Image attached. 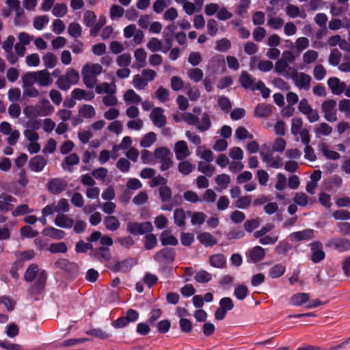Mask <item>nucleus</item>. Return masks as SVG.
I'll return each instance as SVG.
<instances>
[{
    "label": "nucleus",
    "mask_w": 350,
    "mask_h": 350,
    "mask_svg": "<svg viewBox=\"0 0 350 350\" xmlns=\"http://www.w3.org/2000/svg\"><path fill=\"white\" fill-rule=\"evenodd\" d=\"M215 183L221 189H226L230 183V177L226 174L217 175L215 178Z\"/></svg>",
    "instance_id": "bf43d9fd"
},
{
    "label": "nucleus",
    "mask_w": 350,
    "mask_h": 350,
    "mask_svg": "<svg viewBox=\"0 0 350 350\" xmlns=\"http://www.w3.org/2000/svg\"><path fill=\"white\" fill-rule=\"evenodd\" d=\"M152 230V225L150 221L143 223L129 222L127 230L133 235L143 234L150 232Z\"/></svg>",
    "instance_id": "1a4fd4ad"
},
{
    "label": "nucleus",
    "mask_w": 350,
    "mask_h": 350,
    "mask_svg": "<svg viewBox=\"0 0 350 350\" xmlns=\"http://www.w3.org/2000/svg\"><path fill=\"white\" fill-rule=\"evenodd\" d=\"M286 12L288 16L291 18L301 17L302 18H306V13L300 11L299 8L294 5H289L286 8Z\"/></svg>",
    "instance_id": "8fccbe9b"
},
{
    "label": "nucleus",
    "mask_w": 350,
    "mask_h": 350,
    "mask_svg": "<svg viewBox=\"0 0 350 350\" xmlns=\"http://www.w3.org/2000/svg\"><path fill=\"white\" fill-rule=\"evenodd\" d=\"M54 223L57 226L62 228H71L74 225L73 219L65 214H57Z\"/></svg>",
    "instance_id": "4be33fe9"
},
{
    "label": "nucleus",
    "mask_w": 350,
    "mask_h": 350,
    "mask_svg": "<svg viewBox=\"0 0 350 350\" xmlns=\"http://www.w3.org/2000/svg\"><path fill=\"white\" fill-rule=\"evenodd\" d=\"M123 100L126 104H138L141 103L142 98L133 90H128L123 94Z\"/></svg>",
    "instance_id": "f704fd0d"
},
{
    "label": "nucleus",
    "mask_w": 350,
    "mask_h": 350,
    "mask_svg": "<svg viewBox=\"0 0 350 350\" xmlns=\"http://www.w3.org/2000/svg\"><path fill=\"white\" fill-rule=\"evenodd\" d=\"M196 155L206 162H211L214 159L213 152L204 146H198L196 149Z\"/></svg>",
    "instance_id": "4c0bfd02"
},
{
    "label": "nucleus",
    "mask_w": 350,
    "mask_h": 350,
    "mask_svg": "<svg viewBox=\"0 0 350 350\" xmlns=\"http://www.w3.org/2000/svg\"><path fill=\"white\" fill-rule=\"evenodd\" d=\"M147 49L151 52H157L161 51L163 53H166L167 49H163V44L161 40L157 38H152L147 43Z\"/></svg>",
    "instance_id": "37998d69"
},
{
    "label": "nucleus",
    "mask_w": 350,
    "mask_h": 350,
    "mask_svg": "<svg viewBox=\"0 0 350 350\" xmlns=\"http://www.w3.org/2000/svg\"><path fill=\"white\" fill-rule=\"evenodd\" d=\"M187 74L188 77L196 83L200 81L204 76L203 71L198 68H192L188 69Z\"/></svg>",
    "instance_id": "de8ad7c7"
},
{
    "label": "nucleus",
    "mask_w": 350,
    "mask_h": 350,
    "mask_svg": "<svg viewBox=\"0 0 350 350\" xmlns=\"http://www.w3.org/2000/svg\"><path fill=\"white\" fill-rule=\"evenodd\" d=\"M314 237V230L306 229L291 233L289 239L291 241H309Z\"/></svg>",
    "instance_id": "2eb2a0df"
},
{
    "label": "nucleus",
    "mask_w": 350,
    "mask_h": 350,
    "mask_svg": "<svg viewBox=\"0 0 350 350\" xmlns=\"http://www.w3.org/2000/svg\"><path fill=\"white\" fill-rule=\"evenodd\" d=\"M312 260L317 263L321 261L325 258V253L322 250V245L319 242H314L311 243Z\"/></svg>",
    "instance_id": "393cba45"
},
{
    "label": "nucleus",
    "mask_w": 350,
    "mask_h": 350,
    "mask_svg": "<svg viewBox=\"0 0 350 350\" xmlns=\"http://www.w3.org/2000/svg\"><path fill=\"white\" fill-rule=\"evenodd\" d=\"M327 245L339 252H344L350 249V241L347 239H333L327 243Z\"/></svg>",
    "instance_id": "6ab92c4d"
},
{
    "label": "nucleus",
    "mask_w": 350,
    "mask_h": 350,
    "mask_svg": "<svg viewBox=\"0 0 350 350\" xmlns=\"http://www.w3.org/2000/svg\"><path fill=\"white\" fill-rule=\"evenodd\" d=\"M252 204V197L244 196L239 197L235 202V206L241 209L247 208Z\"/></svg>",
    "instance_id": "052dcab7"
},
{
    "label": "nucleus",
    "mask_w": 350,
    "mask_h": 350,
    "mask_svg": "<svg viewBox=\"0 0 350 350\" xmlns=\"http://www.w3.org/2000/svg\"><path fill=\"white\" fill-rule=\"evenodd\" d=\"M80 115L85 118H92L96 115V111L93 106L84 105L79 110Z\"/></svg>",
    "instance_id": "6e6d98bb"
},
{
    "label": "nucleus",
    "mask_w": 350,
    "mask_h": 350,
    "mask_svg": "<svg viewBox=\"0 0 350 350\" xmlns=\"http://www.w3.org/2000/svg\"><path fill=\"white\" fill-rule=\"evenodd\" d=\"M183 119L188 124L195 126L200 132L207 131L211 125L210 115L206 112L202 113L199 107H195L192 112L184 113Z\"/></svg>",
    "instance_id": "f257e3e1"
},
{
    "label": "nucleus",
    "mask_w": 350,
    "mask_h": 350,
    "mask_svg": "<svg viewBox=\"0 0 350 350\" xmlns=\"http://www.w3.org/2000/svg\"><path fill=\"white\" fill-rule=\"evenodd\" d=\"M319 57V53L314 50H308L302 56L303 62L306 64H312L314 63Z\"/></svg>",
    "instance_id": "09e8293b"
},
{
    "label": "nucleus",
    "mask_w": 350,
    "mask_h": 350,
    "mask_svg": "<svg viewBox=\"0 0 350 350\" xmlns=\"http://www.w3.org/2000/svg\"><path fill=\"white\" fill-rule=\"evenodd\" d=\"M44 64L47 68H54L57 63V59L55 55L52 53H46L42 57Z\"/></svg>",
    "instance_id": "3c124183"
},
{
    "label": "nucleus",
    "mask_w": 350,
    "mask_h": 350,
    "mask_svg": "<svg viewBox=\"0 0 350 350\" xmlns=\"http://www.w3.org/2000/svg\"><path fill=\"white\" fill-rule=\"evenodd\" d=\"M72 97L75 100H92L94 98L93 92L75 88L71 92Z\"/></svg>",
    "instance_id": "a878e982"
},
{
    "label": "nucleus",
    "mask_w": 350,
    "mask_h": 350,
    "mask_svg": "<svg viewBox=\"0 0 350 350\" xmlns=\"http://www.w3.org/2000/svg\"><path fill=\"white\" fill-rule=\"evenodd\" d=\"M309 299V294L305 293H297L291 297L289 303L293 306H300L308 303Z\"/></svg>",
    "instance_id": "7c9ffc66"
},
{
    "label": "nucleus",
    "mask_w": 350,
    "mask_h": 350,
    "mask_svg": "<svg viewBox=\"0 0 350 350\" xmlns=\"http://www.w3.org/2000/svg\"><path fill=\"white\" fill-rule=\"evenodd\" d=\"M338 109L345 118H350V100L347 98L340 100L338 103Z\"/></svg>",
    "instance_id": "4d7b16f0"
},
{
    "label": "nucleus",
    "mask_w": 350,
    "mask_h": 350,
    "mask_svg": "<svg viewBox=\"0 0 350 350\" xmlns=\"http://www.w3.org/2000/svg\"><path fill=\"white\" fill-rule=\"evenodd\" d=\"M42 233L44 236L53 239H62L66 234L64 231L52 226L44 228Z\"/></svg>",
    "instance_id": "c9c22d12"
},
{
    "label": "nucleus",
    "mask_w": 350,
    "mask_h": 350,
    "mask_svg": "<svg viewBox=\"0 0 350 350\" xmlns=\"http://www.w3.org/2000/svg\"><path fill=\"white\" fill-rule=\"evenodd\" d=\"M262 160L267 165L273 168H280L282 166V161L280 157H274L271 154H265L262 150L260 151Z\"/></svg>",
    "instance_id": "aec40b11"
},
{
    "label": "nucleus",
    "mask_w": 350,
    "mask_h": 350,
    "mask_svg": "<svg viewBox=\"0 0 350 350\" xmlns=\"http://www.w3.org/2000/svg\"><path fill=\"white\" fill-rule=\"evenodd\" d=\"M135 258H128L118 262L116 265V269L122 272H128L131 268L137 264Z\"/></svg>",
    "instance_id": "a19ab883"
},
{
    "label": "nucleus",
    "mask_w": 350,
    "mask_h": 350,
    "mask_svg": "<svg viewBox=\"0 0 350 350\" xmlns=\"http://www.w3.org/2000/svg\"><path fill=\"white\" fill-rule=\"evenodd\" d=\"M239 82L243 88L252 90H255V88L257 85V82L256 83L254 79L245 71L241 72Z\"/></svg>",
    "instance_id": "cd10ccee"
},
{
    "label": "nucleus",
    "mask_w": 350,
    "mask_h": 350,
    "mask_svg": "<svg viewBox=\"0 0 350 350\" xmlns=\"http://www.w3.org/2000/svg\"><path fill=\"white\" fill-rule=\"evenodd\" d=\"M38 276V280L41 285H43L46 279V273L43 270H40L38 265L35 264L31 265L25 271V279L28 281H32Z\"/></svg>",
    "instance_id": "6e6552de"
},
{
    "label": "nucleus",
    "mask_w": 350,
    "mask_h": 350,
    "mask_svg": "<svg viewBox=\"0 0 350 350\" xmlns=\"http://www.w3.org/2000/svg\"><path fill=\"white\" fill-rule=\"evenodd\" d=\"M327 85L334 95H341L346 90V83L338 77H331L327 80Z\"/></svg>",
    "instance_id": "ddd939ff"
},
{
    "label": "nucleus",
    "mask_w": 350,
    "mask_h": 350,
    "mask_svg": "<svg viewBox=\"0 0 350 350\" xmlns=\"http://www.w3.org/2000/svg\"><path fill=\"white\" fill-rule=\"evenodd\" d=\"M295 85L300 90H308L310 88L312 78L310 75L304 72H298L295 70V72L290 77Z\"/></svg>",
    "instance_id": "0eeeda50"
},
{
    "label": "nucleus",
    "mask_w": 350,
    "mask_h": 350,
    "mask_svg": "<svg viewBox=\"0 0 350 350\" xmlns=\"http://www.w3.org/2000/svg\"><path fill=\"white\" fill-rule=\"evenodd\" d=\"M206 219V215L203 212H194L191 216V222L192 225H201Z\"/></svg>",
    "instance_id": "0e129e2a"
},
{
    "label": "nucleus",
    "mask_w": 350,
    "mask_h": 350,
    "mask_svg": "<svg viewBox=\"0 0 350 350\" xmlns=\"http://www.w3.org/2000/svg\"><path fill=\"white\" fill-rule=\"evenodd\" d=\"M134 57L135 59V66L138 68H144L146 66L147 53L142 48H138L134 51Z\"/></svg>",
    "instance_id": "2f4dec72"
},
{
    "label": "nucleus",
    "mask_w": 350,
    "mask_h": 350,
    "mask_svg": "<svg viewBox=\"0 0 350 350\" xmlns=\"http://www.w3.org/2000/svg\"><path fill=\"white\" fill-rule=\"evenodd\" d=\"M160 241L163 245H176L177 239L169 230H164L160 236Z\"/></svg>",
    "instance_id": "58836bf2"
},
{
    "label": "nucleus",
    "mask_w": 350,
    "mask_h": 350,
    "mask_svg": "<svg viewBox=\"0 0 350 350\" xmlns=\"http://www.w3.org/2000/svg\"><path fill=\"white\" fill-rule=\"evenodd\" d=\"M40 126V124L38 121H32L29 124L27 129L24 131V135L29 142H35L39 139V135L36 131L39 129Z\"/></svg>",
    "instance_id": "4468645a"
},
{
    "label": "nucleus",
    "mask_w": 350,
    "mask_h": 350,
    "mask_svg": "<svg viewBox=\"0 0 350 350\" xmlns=\"http://www.w3.org/2000/svg\"><path fill=\"white\" fill-rule=\"evenodd\" d=\"M132 83L133 87L139 90L144 89L148 85V82L142 75H134Z\"/></svg>",
    "instance_id": "5fc2aeb1"
},
{
    "label": "nucleus",
    "mask_w": 350,
    "mask_h": 350,
    "mask_svg": "<svg viewBox=\"0 0 350 350\" xmlns=\"http://www.w3.org/2000/svg\"><path fill=\"white\" fill-rule=\"evenodd\" d=\"M319 150L328 159L338 160L340 159V154L329 149V146L325 142H320L318 146Z\"/></svg>",
    "instance_id": "5701e85b"
},
{
    "label": "nucleus",
    "mask_w": 350,
    "mask_h": 350,
    "mask_svg": "<svg viewBox=\"0 0 350 350\" xmlns=\"http://www.w3.org/2000/svg\"><path fill=\"white\" fill-rule=\"evenodd\" d=\"M255 116L256 117H268L272 113V107L270 105H258L255 109Z\"/></svg>",
    "instance_id": "c03bdc74"
},
{
    "label": "nucleus",
    "mask_w": 350,
    "mask_h": 350,
    "mask_svg": "<svg viewBox=\"0 0 350 350\" xmlns=\"http://www.w3.org/2000/svg\"><path fill=\"white\" fill-rule=\"evenodd\" d=\"M79 162V157L76 153H72L66 157L64 162L62 163V167L65 171L72 172L73 166L77 165Z\"/></svg>",
    "instance_id": "b1692460"
},
{
    "label": "nucleus",
    "mask_w": 350,
    "mask_h": 350,
    "mask_svg": "<svg viewBox=\"0 0 350 350\" xmlns=\"http://www.w3.org/2000/svg\"><path fill=\"white\" fill-rule=\"evenodd\" d=\"M95 92L98 94H108L109 93H116L117 88L114 82L108 83L107 82L100 83L95 85Z\"/></svg>",
    "instance_id": "f3484780"
},
{
    "label": "nucleus",
    "mask_w": 350,
    "mask_h": 350,
    "mask_svg": "<svg viewBox=\"0 0 350 350\" xmlns=\"http://www.w3.org/2000/svg\"><path fill=\"white\" fill-rule=\"evenodd\" d=\"M36 73L35 72H28L22 77V88H26L29 86H34V84L37 83Z\"/></svg>",
    "instance_id": "a18cd8bd"
},
{
    "label": "nucleus",
    "mask_w": 350,
    "mask_h": 350,
    "mask_svg": "<svg viewBox=\"0 0 350 350\" xmlns=\"http://www.w3.org/2000/svg\"><path fill=\"white\" fill-rule=\"evenodd\" d=\"M210 265L215 268L221 269L226 266V257L220 254H214L209 258Z\"/></svg>",
    "instance_id": "e433bc0d"
},
{
    "label": "nucleus",
    "mask_w": 350,
    "mask_h": 350,
    "mask_svg": "<svg viewBox=\"0 0 350 350\" xmlns=\"http://www.w3.org/2000/svg\"><path fill=\"white\" fill-rule=\"evenodd\" d=\"M309 40L306 37L298 38L295 42V47L298 53H301L309 46Z\"/></svg>",
    "instance_id": "774afa93"
},
{
    "label": "nucleus",
    "mask_w": 350,
    "mask_h": 350,
    "mask_svg": "<svg viewBox=\"0 0 350 350\" xmlns=\"http://www.w3.org/2000/svg\"><path fill=\"white\" fill-rule=\"evenodd\" d=\"M102 102L105 106L113 107L118 105V100L116 93H109L103 98Z\"/></svg>",
    "instance_id": "338daca9"
},
{
    "label": "nucleus",
    "mask_w": 350,
    "mask_h": 350,
    "mask_svg": "<svg viewBox=\"0 0 350 350\" xmlns=\"http://www.w3.org/2000/svg\"><path fill=\"white\" fill-rule=\"evenodd\" d=\"M265 256V250L260 246H255L248 252V257L253 262L262 260Z\"/></svg>",
    "instance_id": "c756f323"
},
{
    "label": "nucleus",
    "mask_w": 350,
    "mask_h": 350,
    "mask_svg": "<svg viewBox=\"0 0 350 350\" xmlns=\"http://www.w3.org/2000/svg\"><path fill=\"white\" fill-rule=\"evenodd\" d=\"M94 256L100 261H107L110 259L111 253L109 249L100 247L95 251Z\"/></svg>",
    "instance_id": "864d4df0"
},
{
    "label": "nucleus",
    "mask_w": 350,
    "mask_h": 350,
    "mask_svg": "<svg viewBox=\"0 0 350 350\" xmlns=\"http://www.w3.org/2000/svg\"><path fill=\"white\" fill-rule=\"evenodd\" d=\"M103 72V67L99 64L88 63L81 69L83 81L88 88H93L97 83L96 77Z\"/></svg>",
    "instance_id": "f03ea898"
},
{
    "label": "nucleus",
    "mask_w": 350,
    "mask_h": 350,
    "mask_svg": "<svg viewBox=\"0 0 350 350\" xmlns=\"http://www.w3.org/2000/svg\"><path fill=\"white\" fill-rule=\"evenodd\" d=\"M174 152L177 160H183L190 155V151L185 141L180 140L174 144Z\"/></svg>",
    "instance_id": "f8f14e48"
},
{
    "label": "nucleus",
    "mask_w": 350,
    "mask_h": 350,
    "mask_svg": "<svg viewBox=\"0 0 350 350\" xmlns=\"http://www.w3.org/2000/svg\"><path fill=\"white\" fill-rule=\"evenodd\" d=\"M150 116L153 124L156 126L161 127L164 126L166 122L165 116H164L163 110L161 108L157 107L154 109Z\"/></svg>",
    "instance_id": "a211bd4d"
},
{
    "label": "nucleus",
    "mask_w": 350,
    "mask_h": 350,
    "mask_svg": "<svg viewBox=\"0 0 350 350\" xmlns=\"http://www.w3.org/2000/svg\"><path fill=\"white\" fill-rule=\"evenodd\" d=\"M155 161L158 160L161 163V170L165 171L170 169L173 165L172 153L166 147H159L154 151Z\"/></svg>",
    "instance_id": "39448f33"
},
{
    "label": "nucleus",
    "mask_w": 350,
    "mask_h": 350,
    "mask_svg": "<svg viewBox=\"0 0 350 350\" xmlns=\"http://www.w3.org/2000/svg\"><path fill=\"white\" fill-rule=\"evenodd\" d=\"M295 68L290 67L287 62V59L281 58L278 59L275 64L274 70L275 72L284 76L285 77L290 78L292 74L295 72Z\"/></svg>",
    "instance_id": "9b49d317"
},
{
    "label": "nucleus",
    "mask_w": 350,
    "mask_h": 350,
    "mask_svg": "<svg viewBox=\"0 0 350 350\" xmlns=\"http://www.w3.org/2000/svg\"><path fill=\"white\" fill-rule=\"evenodd\" d=\"M198 239L206 247L213 246L217 243V239L209 232H202L199 234Z\"/></svg>",
    "instance_id": "79ce46f5"
},
{
    "label": "nucleus",
    "mask_w": 350,
    "mask_h": 350,
    "mask_svg": "<svg viewBox=\"0 0 350 350\" xmlns=\"http://www.w3.org/2000/svg\"><path fill=\"white\" fill-rule=\"evenodd\" d=\"M80 77L78 71L68 68L64 76H61L57 81V85L62 90H68L71 85L78 83Z\"/></svg>",
    "instance_id": "20e7f679"
},
{
    "label": "nucleus",
    "mask_w": 350,
    "mask_h": 350,
    "mask_svg": "<svg viewBox=\"0 0 350 350\" xmlns=\"http://www.w3.org/2000/svg\"><path fill=\"white\" fill-rule=\"evenodd\" d=\"M256 64L258 65V68L262 72H269L273 67V64L271 61H269V60L258 61V59L256 57H253L251 58V60L250 62V70H254Z\"/></svg>",
    "instance_id": "dca6fc26"
},
{
    "label": "nucleus",
    "mask_w": 350,
    "mask_h": 350,
    "mask_svg": "<svg viewBox=\"0 0 350 350\" xmlns=\"http://www.w3.org/2000/svg\"><path fill=\"white\" fill-rule=\"evenodd\" d=\"M53 107L47 100H42L40 105H29L23 109V113L27 118L45 116L53 111Z\"/></svg>",
    "instance_id": "7ed1b4c3"
},
{
    "label": "nucleus",
    "mask_w": 350,
    "mask_h": 350,
    "mask_svg": "<svg viewBox=\"0 0 350 350\" xmlns=\"http://www.w3.org/2000/svg\"><path fill=\"white\" fill-rule=\"evenodd\" d=\"M104 224L107 229L111 231L118 230L120 226L119 220L115 216H107L104 219Z\"/></svg>",
    "instance_id": "49530a36"
},
{
    "label": "nucleus",
    "mask_w": 350,
    "mask_h": 350,
    "mask_svg": "<svg viewBox=\"0 0 350 350\" xmlns=\"http://www.w3.org/2000/svg\"><path fill=\"white\" fill-rule=\"evenodd\" d=\"M198 170L199 172L206 174V176H211L213 174L215 168L211 164L200 161L198 164Z\"/></svg>",
    "instance_id": "603ef678"
},
{
    "label": "nucleus",
    "mask_w": 350,
    "mask_h": 350,
    "mask_svg": "<svg viewBox=\"0 0 350 350\" xmlns=\"http://www.w3.org/2000/svg\"><path fill=\"white\" fill-rule=\"evenodd\" d=\"M49 18L47 16H36L33 22V27L37 30H42L49 23Z\"/></svg>",
    "instance_id": "680f3d73"
},
{
    "label": "nucleus",
    "mask_w": 350,
    "mask_h": 350,
    "mask_svg": "<svg viewBox=\"0 0 350 350\" xmlns=\"http://www.w3.org/2000/svg\"><path fill=\"white\" fill-rule=\"evenodd\" d=\"M141 160L144 164L153 165L156 163L154 154L146 150L142 151Z\"/></svg>",
    "instance_id": "e2e57ef3"
},
{
    "label": "nucleus",
    "mask_w": 350,
    "mask_h": 350,
    "mask_svg": "<svg viewBox=\"0 0 350 350\" xmlns=\"http://www.w3.org/2000/svg\"><path fill=\"white\" fill-rule=\"evenodd\" d=\"M336 101L333 99H327L323 102L321 105L322 112L324 118L329 122H334L338 120L337 110H336Z\"/></svg>",
    "instance_id": "423d86ee"
},
{
    "label": "nucleus",
    "mask_w": 350,
    "mask_h": 350,
    "mask_svg": "<svg viewBox=\"0 0 350 350\" xmlns=\"http://www.w3.org/2000/svg\"><path fill=\"white\" fill-rule=\"evenodd\" d=\"M157 135L154 132H149L142 137L139 145L141 147L147 148L152 146L157 141Z\"/></svg>",
    "instance_id": "ea45409f"
},
{
    "label": "nucleus",
    "mask_w": 350,
    "mask_h": 350,
    "mask_svg": "<svg viewBox=\"0 0 350 350\" xmlns=\"http://www.w3.org/2000/svg\"><path fill=\"white\" fill-rule=\"evenodd\" d=\"M68 187V182L61 178H55L50 180L47 184V189L49 192L53 194H59L64 191Z\"/></svg>",
    "instance_id": "9d476101"
},
{
    "label": "nucleus",
    "mask_w": 350,
    "mask_h": 350,
    "mask_svg": "<svg viewBox=\"0 0 350 350\" xmlns=\"http://www.w3.org/2000/svg\"><path fill=\"white\" fill-rule=\"evenodd\" d=\"M303 120L301 118L295 117L291 120V132L297 135L302 130Z\"/></svg>",
    "instance_id": "13d9d810"
},
{
    "label": "nucleus",
    "mask_w": 350,
    "mask_h": 350,
    "mask_svg": "<svg viewBox=\"0 0 350 350\" xmlns=\"http://www.w3.org/2000/svg\"><path fill=\"white\" fill-rule=\"evenodd\" d=\"M333 129L327 123L321 122L315 126L314 132L316 137L328 136L332 133Z\"/></svg>",
    "instance_id": "72a5a7b5"
},
{
    "label": "nucleus",
    "mask_w": 350,
    "mask_h": 350,
    "mask_svg": "<svg viewBox=\"0 0 350 350\" xmlns=\"http://www.w3.org/2000/svg\"><path fill=\"white\" fill-rule=\"evenodd\" d=\"M16 199L7 193L0 195V211H8L16 203Z\"/></svg>",
    "instance_id": "c85d7f7f"
},
{
    "label": "nucleus",
    "mask_w": 350,
    "mask_h": 350,
    "mask_svg": "<svg viewBox=\"0 0 350 350\" xmlns=\"http://www.w3.org/2000/svg\"><path fill=\"white\" fill-rule=\"evenodd\" d=\"M293 202L301 206H306L308 205H312L314 201L312 198L307 196L305 193L297 192L295 193L293 197Z\"/></svg>",
    "instance_id": "473e14b6"
},
{
    "label": "nucleus",
    "mask_w": 350,
    "mask_h": 350,
    "mask_svg": "<svg viewBox=\"0 0 350 350\" xmlns=\"http://www.w3.org/2000/svg\"><path fill=\"white\" fill-rule=\"evenodd\" d=\"M124 13V10L118 5H113L109 11V16L111 20L121 18Z\"/></svg>",
    "instance_id": "69168bd1"
},
{
    "label": "nucleus",
    "mask_w": 350,
    "mask_h": 350,
    "mask_svg": "<svg viewBox=\"0 0 350 350\" xmlns=\"http://www.w3.org/2000/svg\"><path fill=\"white\" fill-rule=\"evenodd\" d=\"M37 83L40 86H49L53 83L51 74L46 70L36 71Z\"/></svg>",
    "instance_id": "412c9836"
},
{
    "label": "nucleus",
    "mask_w": 350,
    "mask_h": 350,
    "mask_svg": "<svg viewBox=\"0 0 350 350\" xmlns=\"http://www.w3.org/2000/svg\"><path fill=\"white\" fill-rule=\"evenodd\" d=\"M46 164V160L40 155L32 158L29 161L30 169L36 172H41Z\"/></svg>",
    "instance_id": "bb28decb"
}]
</instances>
